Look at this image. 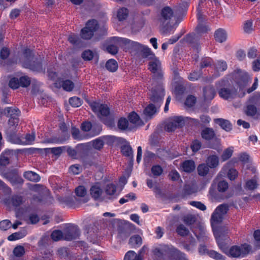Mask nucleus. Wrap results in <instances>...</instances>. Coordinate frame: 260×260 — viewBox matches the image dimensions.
<instances>
[{"label":"nucleus","instance_id":"f257e3e1","mask_svg":"<svg viewBox=\"0 0 260 260\" xmlns=\"http://www.w3.org/2000/svg\"><path fill=\"white\" fill-rule=\"evenodd\" d=\"M233 79L236 84V89L230 85L228 80H222L216 84L220 97L224 100H230L244 96L245 94L244 88L250 77L246 72L238 69L234 72Z\"/></svg>","mask_w":260,"mask_h":260},{"label":"nucleus","instance_id":"f03ea898","mask_svg":"<svg viewBox=\"0 0 260 260\" xmlns=\"http://www.w3.org/2000/svg\"><path fill=\"white\" fill-rule=\"evenodd\" d=\"M213 231L219 248L228 256L234 258L244 257L251 252V245L246 243L227 247L226 245L230 241V238L215 230L214 227Z\"/></svg>","mask_w":260,"mask_h":260},{"label":"nucleus","instance_id":"7ed1b4c3","mask_svg":"<svg viewBox=\"0 0 260 260\" xmlns=\"http://www.w3.org/2000/svg\"><path fill=\"white\" fill-rule=\"evenodd\" d=\"M175 14L176 11L169 6L161 9L157 20L161 33L167 36L173 33L179 22L173 25H170V23Z\"/></svg>","mask_w":260,"mask_h":260},{"label":"nucleus","instance_id":"20e7f679","mask_svg":"<svg viewBox=\"0 0 260 260\" xmlns=\"http://www.w3.org/2000/svg\"><path fill=\"white\" fill-rule=\"evenodd\" d=\"M117 41L121 44L125 46V48H131L141 52L142 57L147 60L155 59V54L151 49L147 46L140 44L138 42L131 41L125 38L117 39Z\"/></svg>","mask_w":260,"mask_h":260},{"label":"nucleus","instance_id":"39448f33","mask_svg":"<svg viewBox=\"0 0 260 260\" xmlns=\"http://www.w3.org/2000/svg\"><path fill=\"white\" fill-rule=\"evenodd\" d=\"M164 96V90L161 87H159L156 91H152L150 98L152 102L156 104V105L154 106L151 104L146 107L144 111V115L146 118H151L157 112L160 103L162 102Z\"/></svg>","mask_w":260,"mask_h":260},{"label":"nucleus","instance_id":"423d86ee","mask_svg":"<svg viewBox=\"0 0 260 260\" xmlns=\"http://www.w3.org/2000/svg\"><path fill=\"white\" fill-rule=\"evenodd\" d=\"M20 61L23 67L33 71L39 72L42 70L41 62L35 57L30 49H26L24 50Z\"/></svg>","mask_w":260,"mask_h":260},{"label":"nucleus","instance_id":"0eeeda50","mask_svg":"<svg viewBox=\"0 0 260 260\" xmlns=\"http://www.w3.org/2000/svg\"><path fill=\"white\" fill-rule=\"evenodd\" d=\"M89 104L92 111L98 115V116L104 121L106 124H108L106 121H104L105 117H107L109 114V109L106 105L100 104L99 102L93 101L86 100Z\"/></svg>","mask_w":260,"mask_h":260},{"label":"nucleus","instance_id":"6e6552de","mask_svg":"<svg viewBox=\"0 0 260 260\" xmlns=\"http://www.w3.org/2000/svg\"><path fill=\"white\" fill-rule=\"evenodd\" d=\"M188 117H184L181 116H174L170 117L166 125V128L168 132L174 131L177 128L182 127L185 123L188 121Z\"/></svg>","mask_w":260,"mask_h":260},{"label":"nucleus","instance_id":"1a4fd4ad","mask_svg":"<svg viewBox=\"0 0 260 260\" xmlns=\"http://www.w3.org/2000/svg\"><path fill=\"white\" fill-rule=\"evenodd\" d=\"M48 76L50 79L54 81V85L57 88H62L65 90V80L63 74L56 71L55 69H49Z\"/></svg>","mask_w":260,"mask_h":260},{"label":"nucleus","instance_id":"9d476101","mask_svg":"<svg viewBox=\"0 0 260 260\" xmlns=\"http://www.w3.org/2000/svg\"><path fill=\"white\" fill-rule=\"evenodd\" d=\"M98 22L95 20H89L84 28L81 30V36L86 40L91 38L94 32L98 28Z\"/></svg>","mask_w":260,"mask_h":260},{"label":"nucleus","instance_id":"9b49d317","mask_svg":"<svg viewBox=\"0 0 260 260\" xmlns=\"http://www.w3.org/2000/svg\"><path fill=\"white\" fill-rule=\"evenodd\" d=\"M30 80L27 76H22L19 79L17 78H12L10 79L9 86L13 89H17L20 86L26 87L30 85Z\"/></svg>","mask_w":260,"mask_h":260},{"label":"nucleus","instance_id":"f8f14e48","mask_svg":"<svg viewBox=\"0 0 260 260\" xmlns=\"http://www.w3.org/2000/svg\"><path fill=\"white\" fill-rule=\"evenodd\" d=\"M228 209V207L224 205H221L217 207L211 217V223L213 226L222 221Z\"/></svg>","mask_w":260,"mask_h":260},{"label":"nucleus","instance_id":"ddd939ff","mask_svg":"<svg viewBox=\"0 0 260 260\" xmlns=\"http://www.w3.org/2000/svg\"><path fill=\"white\" fill-rule=\"evenodd\" d=\"M231 163L232 161L228 162L222 168L217 178L220 176H224L226 174H227L228 178L231 180H234L237 177L238 175V171L235 169L230 168V166Z\"/></svg>","mask_w":260,"mask_h":260},{"label":"nucleus","instance_id":"4468645a","mask_svg":"<svg viewBox=\"0 0 260 260\" xmlns=\"http://www.w3.org/2000/svg\"><path fill=\"white\" fill-rule=\"evenodd\" d=\"M3 176L10 181L13 185H21L24 182L23 179L17 174L15 170L5 173Z\"/></svg>","mask_w":260,"mask_h":260},{"label":"nucleus","instance_id":"2eb2a0df","mask_svg":"<svg viewBox=\"0 0 260 260\" xmlns=\"http://www.w3.org/2000/svg\"><path fill=\"white\" fill-rule=\"evenodd\" d=\"M105 191L107 196L111 199L115 198L118 195L116 186L115 184L112 183H109L106 184L105 187Z\"/></svg>","mask_w":260,"mask_h":260},{"label":"nucleus","instance_id":"dca6fc26","mask_svg":"<svg viewBox=\"0 0 260 260\" xmlns=\"http://www.w3.org/2000/svg\"><path fill=\"white\" fill-rule=\"evenodd\" d=\"M69 226L66 227V240H72L76 238L78 236L77 226L74 225L68 224Z\"/></svg>","mask_w":260,"mask_h":260},{"label":"nucleus","instance_id":"f3484780","mask_svg":"<svg viewBox=\"0 0 260 260\" xmlns=\"http://www.w3.org/2000/svg\"><path fill=\"white\" fill-rule=\"evenodd\" d=\"M196 165L192 160H187L183 162L181 166V169L186 173H190L194 170Z\"/></svg>","mask_w":260,"mask_h":260},{"label":"nucleus","instance_id":"a211bd4d","mask_svg":"<svg viewBox=\"0 0 260 260\" xmlns=\"http://www.w3.org/2000/svg\"><path fill=\"white\" fill-rule=\"evenodd\" d=\"M90 191L91 197L95 200L101 199L103 194V190L99 184L92 186Z\"/></svg>","mask_w":260,"mask_h":260},{"label":"nucleus","instance_id":"6ab92c4d","mask_svg":"<svg viewBox=\"0 0 260 260\" xmlns=\"http://www.w3.org/2000/svg\"><path fill=\"white\" fill-rule=\"evenodd\" d=\"M64 147H57L53 148H46L44 149H38V150L44 152L45 153H51L55 155H60L63 151Z\"/></svg>","mask_w":260,"mask_h":260},{"label":"nucleus","instance_id":"aec40b11","mask_svg":"<svg viewBox=\"0 0 260 260\" xmlns=\"http://www.w3.org/2000/svg\"><path fill=\"white\" fill-rule=\"evenodd\" d=\"M160 67V62L156 57L155 59L150 60L148 69L151 72L154 73H156L159 70Z\"/></svg>","mask_w":260,"mask_h":260},{"label":"nucleus","instance_id":"412c9836","mask_svg":"<svg viewBox=\"0 0 260 260\" xmlns=\"http://www.w3.org/2000/svg\"><path fill=\"white\" fill-rule=\"evenodd\" d=\"M23 177L27 180L33 182H38L40 180V176L32 171L25 172L23 174Z\"/></svg>","mask_w":260,"mask_h":260},{"label":"nucleus","instance_id":"4be33fe9","mask_svg":"<svg viewBox=\"0 0 260 260\" xmlns=\"http://www.w3.org/2000/svg\"><path fill=\"white\" fill-rule=\"evenodd\" d=\"M206 162L209 168H215L219 165V158L216 155H211L207 158Z\"/></svg>","mask_w":260,"mask_h":260},{"label":"nucleus","instance_id":"5701e85b","mask_svg":"<svg viewBox=\"0 0 260 260\" xmlns=\"http://www.w3.org/2000/svg\"><path fill=\"white\" fill-rule=\"evenodd\" d=\"M215 39L220 43L225 41L227 38L226 31L222 29H218L215 32Z\"/></svg>","mask_w":260,"mask_h":260},{"label":"nucleus","instance_id":"b1692460","mask_svg":"<svg viewBox=\"0 0 260 260\" xmlns=\"http://www.w3.org/2000/svg\"><path fill=\"white\" fill-rule=\"evenodd\" d=\"M124 260H143L141 252L137 254L134 251H129L125 254Z\"/></svg>","mask_w":260,"mask_h":260},{"label":"nucleus","instance_id":"393cba45","mask_svg":"<svg viewBox=\"0 0 260 260\" xmlns=\"http://www.w3.org/2000/svg\"><path fill=\"white\" fill-rule=\"evenodd\" d=\"M24 202L25 201L23 197L18 195L12 196L11 199V203L16 209L24 203Z\"/></svg>","mask_w":260,"mask_h":260},{"label":"nucleus","instance_id":"a878e982","mask_svg":"<svg viewBox=\"0 0 260 260\" xmlns=\"http://www.w3.org/2000/svg\"><path fill=\"white\" fill-rule=\"evenodd\" d=\"M87 145L89 148L100 150L104 145V141L102 138H99L88 143Z\"/></svg>","mask_w":260,"mask_h":260},{"label":"nucleus","instance_id":"bb28decb","mask_svg":"<svg viewBox=\"0 0 260 260\" xmlns=\"http://www.w3.org/2000/svg\"><path fill=\"white\" fill-rule=\"evenodd\" d=\"M26 234V231L25 230H22L9 235L8 237V240L11 241L19 240L24 237Z\"/></svg>","mask_w":260,"mask_h":260},{"label":"nucleus","instance_id":"cd10ccee","mask_svg":"<svg viewBox=\"0 0 260 260\" xmlns=\"http://www.w3.org/2000/svg\"><path fill=\"white\" fill-rule=\"evenodd\" d=\"M128 117L130 122L134 124L136 126H140L144 124L142 120L140 119L139 115L135 112L132 113Z\"/></svg>","mask_w":260,"mask_h":260},{"label":"nucleus","instance_id":"c85d7f7f","mask_svg":"<svg viewBox=\"0 0 260 260\" xmlns=\"http://www.w3.org/2000/svg\"><path fill=\"white\" fill-rule=\"evenodd\" d=\"M204 94L206 100H211L215 96V92L214 89L212 87H207L204 89Z\"/></svg>","mask_w":260,"mask_h":260},{"label":"nucleus","instance_id":"c756f323","mask_svg":"<svg viewBox=\"0 0 260 260\" xmlns=\"http://www.w3.org/2000/svg\"><path fill=\"white\" fill-rule=\"evenodd\" d=\"M202 137L205 140H210L214 138L215 133L213 130L210 128H206L202 132Z\"/></svg>","mask_w":260,"mask_h":260},{"label":"nucleus","instance_id":"7c9ffc66","mask_svg":"<svg viewBox=\"0 0 260 260\" xmlns=\"http://www.w3.org/2000/svg\"><path fill=\"white\" fill-rule=\"evenodd\" d=\"M19 122V119L16 117H10L8 121V124L9 125L10 131L13 133H16V128L18 125Z\"/></svg>","mask_w":260,"mask_h":260},{"label":"nucleus","instance_id":"2f4dec72","mask_svg":"<svg viewBox=\"0 0 260 260\" xmlns=\"http://www.w3.org/2000/svg\"><path fill=\"white\" fill-rule=\"evenodd\" d=\"M106 67L108 70L113 72L117 70L118 65L115 60L111 59L106 62Z\"/></svg>","mask_w":260,"mask_h":260},{"label":"nucleus","instance_id":"473e14b6","mask_svg":"<svg viewBox=\"0 0 260 260\" xmlns=\"http://www.w3.org/2000/svg\"><path fill=\"white\" fill-rule=\"evenodd\" d=\"M218 123L223 129L226 131H229L232 129V125L230 122L226 120L218 119L216 120Z\"/></svg>","mask_w":260,"mask_h":260},{"label":"nucleus","instance_id":"72a5a7b5","mask_svg":"<svg viewBox=\"0 0 260 260\" xmlns=\"http://www.w3.org/2000/svg\"><path fill=\"white\" fill-rule=\"evenodd\" d=\"M5 115L8 117L10 116V117H17L20 114V111L17 109L12 108L11 107H7L5 108Z\"/></svg>","mask_w":260,"mask_h":260},{"label":"nucleus","instance_id":"f704fd0d","mask_svg":"<svg viewBox=\"0 0 260 260\" xmlns=\"http://www.w3.org/2000/svg\"><path fill=\"white\" fill-rule=\"evenodd\" d=\"M197 170L200 176H205L208 173L209 167L207 165L202 164L198 167Z\"/></svg>","mask_w":260,"mask_h":260},{"label":"nucleus","instance_id":"c9c22d12","mask_svg":"<svg viewBox=\"0 0 260 260\" xmlns=\"http://www.w3.org/2000/svg\"><path fill=\"white\" fill-rule=\"evenodd\" d=\"M9 154L6 152L0 155V170L2 166H6L9 164Z\"/></svg>","mask_w":260,"mask_h":260},{"label":"nucleus","instance_id":"e433bc0d","mask_svg":"<svg viewBox=\"0 0 260 260\" xmlns=\"http://www.w3.org/2000/svg\"><path fill=\"white\" fill-rule=\"evenodd\" d=\"M128 14V11L126 8H120L117 12V18L120 21L123 20L127 18Z\"/></svg>","mask_w":260,"mask_h":260},{"label":"nucleus","instance_id":"4c0bfd02","mask_svg":"<svg viewBox=\"0 0 260 260\" xmlns=\"http://www.w3.org/2000/svg\"><path fill=\"white\" fill-rule=\"evenodd\" d=\"M13 253L15 256L22 257L25 254L24 247L21 245H18L14 248Z\"/></svg>","mask_w":260,"mask_h":260},{"label":"nucleus","instance_id":"58836bf2","mask_svg":"<svg viewBox=\"0 0 260 260\" xmlns=\"http://www.w3.org/2000/svg\"><path fill=\"white\" fill-rule=\"evenodd\" d=\"M142 242L141 237L138 235L132 236L129 239V243L134 247L139 246Z\"/></svg>","mask_w":260,"mask_h":260},{"label":"nucleus","instance_id":"ea45409f","mask_svg":"<svg viewBox=\"0 0 260 260\" xmlns=\"http://www.w3.org/2000/svg\"><path fill=\"white\" fill-rule=\"evenodd\" d=\"M234 152V147H230L226 149L223 152L221 155V158L223 161L228 159L231 157Z\"/></svg>","mask_w":260,"mask_h":260},{"label":"nucleus","instance_id":"a19ab883","mask_svg":"<svg viewBox=\"0 0 260 260\" xmlns=\"http://www.w3.org/2000/svg\"><path fill=\"white\" fill-rule=\"evenodd\" d=\"M253 245L256 248H260V230H257L253 233Z\"/></svg>","mask_w":260,"mask_h":260},{"label":"nucleus","instance_id":"79ce46f5","mask_svg":"<svg viewBox=\"0 0 260 260\" xmlns=\"http://www.w3.org/2000/svg\"><path fill=\"white\" fill-rule=\"evenodd\" d=\"M258 184L256 179L253 178L248 180L246 183V188L249 190H253L257 187Z\"/></svg>","mask_w":260,"mask_h":260},{"label":"nucleus","instance_id":"37998d69","mask_svg":"<svg viewBox=\"0 0 260 260\" xmlns=\"http://www.w3.org/2000/svg\"><path fill=\"white\" fill-rule=\"evenodd\" d=\"M227 69V64L225 61H218L215 65L216 70L219 72H223Z\"/></svg>","mask_w":260,"mask_h":260},{"label":"nucleus","instance_id":"c03bdc74","mask_svg":"<svg viewBox=\"0 0 260 260\" xmlns=\"http://www.w3.org/2000/svg\"><path fill=\"white\" fill-rule=\"evenodd\" d=\"M128 122L125 118H121L118 122V127L119 129L125 130L128 128Z\"/></svg>","mask_w":260,"mask_h":260},{"label":"nucleus","instance_id":"a18cd8bd","mask_svg":"<svg viewBox=\"0 0 260 260\" xmlns=\"http://www.w3.org/2000/svg\"><path fill=\"white\" fill-rule=\"evenodd\" d=\"M70 104L74 107H78L82 104L81 100L77 97H73L69 100Z\"/></svg>","mask_w":260,"mask_h":260},{"label":"nucleus","instance_id":"49530a36","mask_svg":"<svg viewBox=\"0 0 260 260\" xmlns=\"http://www.w3.org/2000/svg\"><path fill=\"white\" fill-rule=\"evenodd\" d=\"M136 199L135 194L133 193H129L125 195L124 197L122 198L119 200V203L123 204L131 200H134Z\"/></svg>","mask_w":260,"mask_h":260},{"label":"nucleus","instance_id":"de8ad7c7","mask_svg":"<svg viewBox=\"0 0 260 260\" xmlns=\"http://www.w3.org/2000/svg\"><path fill=\"white\" fill-rule=\"evenodd\" d=\"M121 152L125 156H131L133 154L132 148L129 145H124L121 147Z\"/></svg>","mask_w":260,"mask_h":260},{"label":"nucleus","instance_id":"09e8293b","mask_svg":"<svg viewBox=\"0 0 260 260\" xmlns=\"http://www.w3.org/2000/svg\"><path fill=\"white\" fill-rule=\"evenodd\" d=\"M25 141H23V145H30L32 144L35 139L34 134H27L25 136Z\"/></svg>","mask_w":260,"mask_h":260},{"label":"nucleus","instance_id":"8fccbe9b","mask_svg":"<svg viewBox=\"0 0 260 260\" xmlns=\"http://www.w3.org/2000/svg\"><path fill=\"white\" fill-rule=\"evenodd\" d=\"M51 237L53 240L57 241L62 238V233L59 230L54 231L51 235Z\"/></svg>","mask_w":260,"mask_h":260},{"label":"nucleus","instance_id":"3c124183","mask_svg":"<svg viewBox=\"0 0 260 260\" xmlns=\"http://www.w3.org/2000/svg\"><path fill=\"white\" fill-rule=\"evenodd\" d=\"M11 226L10 220L6 219L0 222V229L3 231H6L10 229Z\"/></svg>","mask_w":260,"mask_h":260},{"label":"nucleus","instance_id":"603ef678","mask_svg":"<svg viewBox=\"0 0 260 260\" xmlns=\"http://www.w3.org/2000/svg\"><path fill=\"white\" fill-rule=\"evenodd\" d=\"M50 241L48 236H44L38 242V245L40 247H45L48 245Z\"/></svg>","mask_w":260,"mask_h":260},{"label":"nucleus","instance_id":"864d4df0","mask_svg":"<svg viewBox=\"0 0 260 260\" xmlns=\"http://www.w3.org/2000/svg\"><path fill=\"white\" fill-rule=\"evenodd\" d=\"M252 24L253 23L251 20L246 21L244 24L243 28L244 31L247 33H250L253 29Z\"/></svg>","mask_w":260,"mask_h":260},{"label":"nucleus","instance_id":"5fc2aeb1","mask_svg":"<svg viewBox=\"0 0 260 260\" xmlns=\"http://www.w3.org/2000/svg\"><path fill=\"white\" fill-rule=\"evenodd\" d=\"M210 257L217 260H221L223 259V256L220 253L214 250H210L208 252Z\"/></svg>","mask_w":260,"mask_h":260},{"label":"nucleus","instance_id":"6e6d98bb","mask_svg":"<svg viewBox=\"0 0 260 260\" xmlns=\"http://www.w3.org/2000/svg\"><path fill=\"white\" fill-rule=\"evenodd\" d=\"M151 172L154 176H158L161 174L162 169L160 166L156 165L152 167Z\"/></svg>","mask_w":260,"mask_h":260},{"label":"nucleus","instance_id":"4d7b16f0","mask_svg":"<svg viewBox=\"0 0 260 260\" xmlns=\"http://www.w3.org/2000/svg\"><path fill=\"white\" fill-rule=\"evenodd\" d=\"M82 56L84 60H90L93 57V53L89 50H85L83 52Z\"/></svg>","mask_w":260,"mask_h":260},{"label":"nucleus","instance_id":"13d9d810","mask_svg":"<svg viewBox=\"0 0 260 260\" xmlns=\"http://www.w3.org/2000/svg\"><path fill=\"white\" fill-rule=\"evenodd\" d=\"M177 232L180 235L185 236L188 233V230L183 225L181 224L177 227Z\"/></svg>","mask_w":260,"mask_h":260},{"label":"nucleus","instance_id":"bf43d9fd","mask_svg":"<svg viewBox=\"0 0 260 260\" xmlns=\"http://www.w3.org/2000/svg\"><path fill=\"white\" fill-rule=\"evenodd\" d=\"M86 190L83 186H80L76 189V193L77 196L79 197H84L86 194Z\"/></svg>","mask_w":260,"mask_h":260},{"label":"nucleus","instance_id":"052dcab7","mask_svg":"<svg viewBox=\"0 0 260 260\" xmlns=\"http://www.w3.org/2000/svg\"><path fill=\"white\" fill-rule=\"evenodd\" d=\"M228 183L225 181H222L218 183V189L220 192H224L228 188Z\"/></svg>","mask_w":260,"mask_h":260},{"label":"nucleus","instance_id":"680f3d73","mask_svg":"<svg viewBox=\"0 0 260 260\" xmlns=\"http://www.w3.org/2000/svg\"><path fill=\"white\" fill-rule=\"evenodd\" d=\"M196 102V98L193 96H188L185 101V104L188 107H192L193 106Z\"/></svg>","mask_w":260,"mask_h":260},{"label":"nucleus","instance_id":"e2e57ef3","mask_svg":"<svg viewBox=\"0 0 260 260\" xmlns=\"http://www.w3.org/2000/svg\"><path fill=\"white\" fill-rule=\"evenodd\" d=\"M9 50L6 47L3 48L0 52V57L3 59H6L9 55Z\"/></svg>","mask_w":260,"mask_h":260},{"label":"nucleus","instance_id":"0e129e2a","mask_svg":"<svg viewBox=\"0 0 260 260\" xmlns=\"http://www.w3.org/2000/svg\"><path fill=\"white\" fill-rule=\"evenodd\" d=\"M256 112V108L253 105H248L246 108V113L248 115H254Z\"/></svg>","mask_w":260,"mask_h":260},{"label":"nucleus","instance_id":"69168bd1","mask_svg":"<svg viewBox=\"0 0 260 260\" xmlns=\"http://www.w3.org/2000/svg\"><path fill=\"white\" fill-rule=\"evenodd\" d=\"M201 73L200 71L194 72L192 73H190L188 76V79L190 81H194L197 80L201 76Z\"/></svg>","mask_w":260,"mask_h":260},{"label":"nucleus","instance_id":"338daca9","mask_svg":"<svg viewBox=\"0 0 260 260\" xmlns=\"http://www.w3.org/2000/svg\"><path fill=\"white\" fill-rule=\"evenodd\" d=\"M0 188L7 194H10L12 191L11 189L1 180H0Z\"/></svg>","mask_w":260,"mask_h":260},{"label":"nucleus","instance_id":"774afa93","mask_svg":"<svg viewBox=\"0 0 260 260\" xmlns=\"http://www.w3.org/2000/svg\"><path fill=\"white\" fill-rule=\"evenodd\" d=\"M201 146V143L199 141L196 140L192 142L191 148L193 152H197L200 149Z\"/></svg>","mask_w":260,"mask_h":260}]
</instances>
